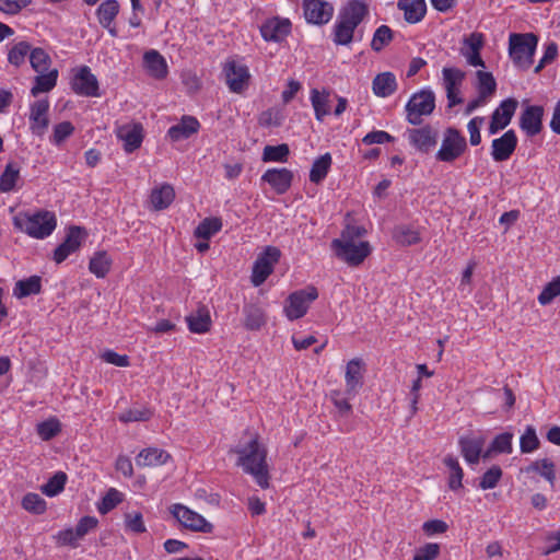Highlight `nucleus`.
Here are the masks:
<instances>
[{
	"label": "nucleus",
	"instance_id": "obj_5",
	"mask_svg": "<svg viewBox=\"0 0 560 560\" xmlns=\"http://www.w3.org/2000/svg\"><path fill=\"white\" fill-rule=\"evenodd\" d=\"M467 150L466 138L454 127H447L443 132V139L435 159L440 162L453 163Z\"/></svg>",
	"mask_w": 560,
	"mask_h": 560
},
{
	"label": "nucleus",
	"instance_id": "obj_36",
	"mask_svg": "<svg viewBox=\"0 0 560 560\" xmlns=\"http://www.w3.org/2000/svg\"><path fill=\"white\" fill-rule=\"evenodd\" d=\"M58 79V70L52 69L48 71L47 73H38L34 78V85L31 90V94L33 96H37L39 93L49 92L51 91L56 84Z\"/></svg>",
	"mask_w": 560,
	"mask_h": 560
},
{
	"label": "nucleus",
	"instance_id": "obj_35",
	"mask_svg": "<svg viewBox=\"0 0 560 560\" xmlns=\"http://www.w3.org/2000/svg\"><path fill=\"white\" fill-rule=\"evenodd\" d=\"M332 164L330 153L318 156L312 164L310 171V180L314 184H320L327 176Z\"/></svg>",
	"mask_w": 560,
	"mask_h": 560
},
{
	"label": "nucleus",
	"instance_id": "obj_19",
	"mask_svg": "<svg viewBox=\"0 0 560 560\" xmlns=\"http://www.w3.org/2000/svg\"><path fill=\"white\" fill-rule=\"evenodd\" d=\"M542 106H527L520 117V127L528 137H534L542 129Z\"/></svg>",
	"mask_w": 560,
	"mask_h": 560
},
{
	"label": "nucleus",
	"instance_id": "obj_38",
	"mask_svg": "<svg viewBox=\"0 0 560 560\" xmlns=\"http://www.w3.org/2000/svg\"><path fill=\"white\" fill-rule=\"evenodd\" d=\"M524 471L525 472H539L540 476H542L546 480L549 481L551 488L555 487V481H556L555 465L550 459L544 458L540 460H535V462L530 463L524 469Z\"/></svg>",
	"mask_w": 560,
	"mask_h": 560
},
{
	"label": "nucleus",
	"instance_id": "obj_52",
	"mask_svg": "<svg viewBox=\"0 0 560 560\" xmlns=\"http://www.w3.org/2000/svg\"><path fill=\"white\" fill-rule=\"evenodd\" d=\"M311 102L316 119L323 121L324 117L329 114L328 95H323L314 89L311 92Z\"/></svg>",
	"mask_w": 560,
	"mask_h": 560
},
{
	"label": "nucleus",
	"instance_id": "obj_53",
	"mask_svg": "<svg viewBox=\"0 0 560 560\" xmlns=\"http://www.w3.org/2000/svg\"><path fill=\"white\" fill-rule=\"evenodd\" d=\"M30 51L31 45L27 42H19L9 50L8 61L15 67H20L24 63Z\"/></svg>",
	"mask_w": 560,
	"mask_h": 560
},
{
	"label": "nucleus",
	"instance_id": "obj_7",
	"mask_svg": "<svg viewBox=\"0 0 560 560\" xmlns=\"http://www.w3.org/2000/svg\"><path fill=\"white\" fill-rule=\"evenodd\" d=\"M331 248L340 260L353 267L361 265L371 253L369 242L355 243L335 238Z\"/></svg>",
	"mask_w": 560,
	"mask_h": 560
},
{
	"label": "nucleus",
	"instance_id": "obj_21",
	"mask_svg": "<svg viewBox=\"0 0 560 560\" xmlns=\"http://www.w3.org/2000/svg\"><path fill=\"white\" fill-rule=\"evenodd\" d=\"M261 180L268 183L278 195H283L292 185L293 172L285 167L269 168L262 174Z\"/></svg>",
	"mask_w": 560,
	"mask_h": 560
},
{
	"label": "nucleus",
	"instance_id": "obj_26",
	"mask_svg": "<svg viewBox=\"0 0 560 560\" xmlns=\"http://www.w3.org/2000/svg\"><path fill=\"white\" fill-rule=\"evenodd\" d=\"M118 12L119 3L117 0H105L103 3H101L96 11L100 24L106 28L113 37L118 35L117 28L112 26V23L114 22Z\"/></svg>",
	"mask_w": 560,
	"mask_h": 560
},
{
	"label": "nucleus",
	"instance_id": "obj_41",
	"mask_svg": "<svg viewBox=\"0 0 560 560\" xmlns=\"http://www.w3.org/2000/svg\"><path fill=\"white\" fill-rule=\"evenodd\" d=\"M444 464L450 470V478H448V487L451 490H458L463 487L462 480L464 477V472L462 467L459 466L458 459L454 457L453 455H447L444 458Z\"/></svg>",
	"mask_w": 560,
	"mask_h": 560
},
{
	"label": "nucleus",
	"instance_id": "obj_25",
	"mask_svg": "<svg viewBox=\"0 0 560 560\" xmlns=\"http://www.w3.org/2000/svg\"><path fill=\"white\" fill-rule=\"evenodd\" d=\"M346 393L354 396L363 385V362L360 359H352L346 369Z\"/></svg>",
	"mask_w": 560,
	"mask_h": 560
},
{
	"label": "nucleus",
	"instance_id": "obj_45",
	"mask_svg": "<svg viewBox=\"0 0 560 560\" xmlns=\"http://www.w3.org/2000/svg\"><path fill=\"white\" fill-rule=\"evenodd\" d=\"M30 62L37 73L46 72L49 69L51 59L43 48H34L30 51Z\"/></svg>",
	"mask_w": 560,
	"mask_h": 560
},
{
	"label": "nucleus",
	"instance_id": "obj_30",
	"mask_svg": "<svg viewBox=\"0 0 560 560\" xmlns=\"http://www.w3.org/2000/svg\"><path fill=\"white\" fill-rule=\"evenodd\" d=\"M188 328L194 334H205L210 330L211 317L209 310L206 306H199L196 312H192L186 317Z\"/></svg>",
	"mask_w": 560,
	"mask_h": 560
},
{
	"label": "nucleus",
	"instance_id": "obj_31",
	"mask_svg": "<svg viewBox=\"0 0 560 560\" xmlns=\"http://www.w3.org/2000/svg\"><path fill=\"white\" fill-rule=\"evenodd\" d=\"M373 93L378 97H388L397 90V81L394 73L386 71L378 73L372 82Z\"/></svg>",
	"mask_w": 560,
	"mask_h": 560
},
{
	"label": "nucleus",
	"instance_id": "obj_3",
	"mask_svg": "<svg viewBox=\"0 0 560 560\" xmlns=\"http://www.w3.org/2000/svg\"><path fill=\"white\" fill-rule=\"evenodd\" d=\"M13 224L31 237L43 240L48 237L57 225L54 212L40 210L33 214L20 212L13 218Z\"/></svg>",
	"mask_w": 560,
	"mask_h": 560
},
{
	"label": "nucleus",
	"instance_id": "obj_4",
	"mask_svg": "<svg viewBox=\"0 0 560 560\" xmlns=\"http://www.w3.org/2000/svg\"><path fill=\"white\" fill-rule=\"evenodd\" d=\"M538 44V38L533 33L511 34L509 40V54L514 65L526 70L533 63V57Z\"/></svg>",
	"mask_w": 560,
	"mask_h": 560
},
{
	"label": "nucleus",
	"instance_id": "obj_22",
	"mask_svg": "<svg viewBox=\"0 0 560 560\" xmlns=\"http://www.w3.org/2000/svg\"><path fill=\"white\" fill-rule=\"evenodd\" d=\"M410 143L423 153L430 152L436 144V132L431 126L411 129L409 131Z\"/></svg>",
	"mask_w": 560,
	"mask_h": 560
},
{
	"label": "nucleus",
	"instance_id": "obj_2",
	"mask_svg": "<svg viewBox=\"0 0 560 560\" xmlns=\"http://www.w3.org/2000/svg\"><path fill=\"white\" fill-rule=\"evenodd\" d=\"M369 7L361 0H350L340 10L338 20L332 30V42L338 46L349 45L355 34L357 27L368 16Z\"/></svg>",
	"mask_w": 560,
	"mask_h": 560
},
{
	"label": "nucleus",
	"instance_id": "obj_64",
	"mask_svg": "<svg viewBox=\"0 0 560 560\" xmlns=\"http://www.w3.org/2000/svg\"><path fill=\"white\" fill-rule=\"evenodd\" d=\"M98 521L94 516H83L80 518L75 526V536H79L80 538H83L90 530H93L97 527Z\"/></svg>",
	"mask_w": 560,
	"mask_h": 560
},
{
	"label": "nucleus",
	"instance_id": "obj_49",
	"mask_svg": "<svg viewBox=\"0 0 560 560\" xmlns=\"http://www.w3.org/2000/svg\"><path fill=\"white\" fill-rule=\"evenodd\" d=\"M394 34L393 31L387 25H381L376 28L372 42L371 48L380 52L386 45H388L393 40Z\"/></svg>",
	"mask_w": 560,
	"mask_h": 560
},
{
	"label": "nucleus",
	"instance_id": "obj_40",
	"mask_svg": "<svg viewBox=\"0 0 560 560\" xmlns=\"http://www.w3.org/2000/svg\"><path fill=\"white\" fill-rule=\"evenodd\" d=\"M476 89L482 97H491L497 91V82L491 72L478 70L476 72Z\"/></svg>",
	"mask_w": 560,
	"mask_h": 560
},
{
	"label": "nucleus",
	"instance_id": "obj_18",
	"mask_svg": "<svg viewBox=\"0 0 560 560\" xmlns=\"http://www.w3.org/2000/svg\"><path fill=\"white\" fill-rule=\"evenodd\" d=\"M483 43V35L481 33L474 32L469 36L464 37L460 54L466 58L470 66L486 67L485 61L480 56Z\"/></svg>",
	"mask_w": 560,
	"mask_h": 560
},
{
	"label": "nucleus",
	"instance_id": "obj_60",
	"mask_svg": "<svg viewBox=\"0 0 560 560\" xmlns=\"http://www.w3.org/2000/svg\"><path fill=\"white\" fill-rule=\"evenodd\" d=\"M31 2L32 0H0V11L8 15H16Z\"/></svg>",
	"mask_w": 560,
	"mask_h": 560
},
{
	"label": "nucleus",
	"instance_id": "obj_50",
	"mask_svg": "<svg viewBox=\"0 0 560 560\" xmlns=\"http://www.w3.org/2000/svg\"><path fill=\"white\" fill-rule=\"evenodd\" d=\"M19 176V167H15L12 163L7 164L3 173L0 176V190L3 192L13 190Z\"/></svg>",
	"mask_w": 560,
	"mask_h": 560
},
{
	"label": "nucleus",
	"instance_id": "obj_48",
	"mask_svg": "<svg viewBox=\"0 0 560 560\" xmlns=\"http://www.w3.org/2000/svg\"><path fill=\"white\" fill-rule=\"evenodd\" d=\"M22 508L33 514H43L46 511V501L37 493H26L22 499Z\"/></svg>",
	"mask_w": 560,
	"mask_h": 560
},
{
	"label": "nucleus",
	"instance_id": "obj_47",
	"mask_svg": "<svg viewBox=\"0 0 560 560\" xmlns=\"http://www.w3.org/2000/svg\"><path fill=\"white\" fill-rule=\"evenodd\" d=\"M66 482L67 475L63 471H58L40 487V490L47 497H55L63 490Z\"/></svg>",
	"mask_w": 560,
	"mask_h": 560
},
{
	"label": "nucleus",
	"instance_id": "obj_12",
	"mask_svg": "<svg viewBox=\"0 0 560 560\" xmlns=\"http://www.w3.org/2000/svg\"><path fill=\"white\" fill-rule=\"evenodd\" d=\"M304 16L307 23L327 24L334 15V5L327 0H303Z\"/></svg>",
	"mask_w": 560,
	"mask_h": 560
},
{
	"label": "nucleus",
	"instance_id": "obj_11",
	"mask_svg": "<svg viewBox=\"0 0 560 560\" xmlns=\"http://www.w3.org/2000/svg\"><path fill=\"white\" fill-rule=\"evenodd\" d=\"M86 236L83 228L71 225L65 240L54 250V260L57 264L65 261L72 253L77 252Z\"/></svg>",
	"mask_w": 560,
	"mask_h": 560
},
{
	"label": "nucleus",
	"instance_id": "obj_57",
	"mask_svg": "<svg viewBox=\"0 0 560 560\" xmlns=\"http://www.w3.org/2000/svg\"><path fill=\"white\" fill-rule=\"evenodd\" d=\"M74 132V126L70 121H62L54 126V131L50 141L60 145Z\"/></svg>",
	"mask_w": 560,
	"mask_h": 560
},
{
	"label": "nucleus",
	"instance_id": "obj_1",
	"mask_svg": "<svg viewBox=\"0 0 560 560\" xmlns=\"http://www.w3.org/2000/svg\"><path fill=\"white\" fill-rule=\"evenodd\" d=\"M234 452L238 455L237 465L246 474L252 475L260 488L267 489L270 478L266 460L267 450L258 442V439H252L246 445L235 448Z\"/></svg>",
	"mask_w": 560,
	"mask_h": 560
},
{
	"label": "nucleus",
	"instance_id": "obj_61",
	"mask_svg": "<svg viewBox=\"0 0 560 560\" xmlns=\"http://www.w3.org/2000/svg\"><path fill=\"white\" fill-rule=\"evenodd\" d=\"M485 122V118L476 116L471 118L467 124V130L469 132V142L471 145H478L481 142L480 128Z\"/></svg>",
	"mask_w": 560,
	"mask_h": 560
},
{
	"label": "nucleus",
	"instance_id": "obj_10",
	"mask_svg": "<svg viewBox=\"0 0 560 560\" xmlns=\"http://www.w3.org/2000/svg\"><path fill=\"white\" fill-rule=\"evenodd\" d=\"M171 513L187 529L205 534L213 532V525L210 522L183 504H173L171 506Z\"/></svg>",
	"mask_w": 560,
	"mask_h": 560
},
{
	"label": "nucleus",
	"instance_id": "obj_43",
	"mask_svg": "<svg viewBox=\"0 0 560 560\" xmlns=\"http://www.w3.org/2000/svg\"><path fill=\"white\" fill-rule=\"evenodd\" d=\"M290 149L287 143L278 145H266L262 151L261 160L264 162H280L284 163L288 161Z\"/></svg>",
	"mask_w": 560,
	"mask_h": 560
},
{
	"label": "nucleus",
	"instance_id": "obj_27",
	"mask_svg": "<svg viewBox=\"0 0 560 560\" xmlns=\"http://www.w3.org/2000/svg\"><path fill=\"white\" fill-rule=\"evenodd\" d=\"M199 127L200 124L197 118L192 116H183L177 125L172 126L168 129L167 135L173 141H180L188 139L190 136L198 132Z\"/></svg>",
	"mask_w": 560,
	"mask_h": 560
},
{
	"label": "nucleus",
	"instance_id": "obj_59",
	"mask_svg": "<svg viewBox=\"0 0 560 560\" xmlns=\"http://www.w3.org/2000/svg\"><path fill=\"white\" fill-rule=\"evenodd\" d=\"M558 295H560V276L545 285L538 295V302L541 305H547Z\"/></svg>",
	"mask_w": 560,
	"mask_h": 560
},
{
	"label": "nucleus",
	"instance_id": "obj_42",
	"mask_svg": "<svg viewBox=\"0 0 560 560\" xmlns=\"http://www.w3.org/2000/svg\"><path fill=\"white\" fill-rule=\"evenodd\" d=\"M222 229L220 218H206L195 229L194 235L197 238L209 240Z\"/></svg>",
	"mask_w": 560,
	"mask_h": 560
},
{
	"label": "nucleus",
	"instance_id": "obj_56",
	"mask_svg": "<svg viewBox=\"0 0 560 560\" xmlns=\"http://www.w3.org/2000/svg\"><path fill=\"white\" fill-rule=\"evenodd\" d=\"M502 469L498 465H493L489 468L480 478L479 487L482 490L493 489L502 478Z\"/></svg>",
	"mask_w": 560,
	"mask_h": 560
},
{
	"label": "nucleus",
	"instance_id": "obj_54",
	"mask_svg": "<svg viewBox=\"0 0 560 560\" xmlns=\"http://www.w3.org/2000/svg\"><path fill=\"white\" fill-rule=\"evenodd\" d=\"M122 501V493L115 488H110L103 497L97 510L101 514H107Z\"/></svg>",
	"mask_w": 560,
	"mask_h": 560
},
{
	"label": "nucleus",
	"instance_id": "obj_32",
	"mask_svg": "<svg viewBox=\"0 0 560 560\" xmlns=\"http://www.w3.org/2000/svg\"><path fill=\"white\" fill-rule=\"evenodd\" d=\"M175 198V191L172 185L163 184L152 189L150 200L154 210L160 211L168 208Z\"/></svg>",
	"mask_w": 560,
	"mask_h": 560
},
{
	"label": "nucleus",
	"instance_id": "obj_63",
	"mask_svg": "<svg viewBox=\"0 0 560 560\" xmlns=\"http://www.w3.org/2000/svg\"><path fill=\"white\" fill-rule=\"evenodd\" d=\"M440 553V545L429 542L419 548L413 556V560H434Z\"/></svg>",
	"mask_w": 560,
	"mask_h": 560
},
{
	"label": "nucleus",
	"instance_id": "obj_37",
	"mask_svg": "<svg viewBox=\"0 0 560 560\" xmlns=\"http://www.w3.org/2000/svg\"><path fill=\"white\" fill-rule=\"evenodd\" d=\"M42 290V279L38 276H32L15 283L13 294L19 298H26L32 294H38Z\"/></svg>",
	"mask_w": 560,
	"mask_h": 560
},
{
	"label": "nucleus",
	"instance_id": "obj_24",
	"mask_svg": "<svg viewBox=\"0 0 560 560\" xmlns=\"http://www.w3.org/2000/svg\"><path fill=\"white\" fill-rule=\"evenodd\" d=\"M486 439L483 436L469 438L462 436L458 440L462 455L468 464L475 465L479 463Z\"/></svg>",
	"mask_w": 560,
	"mask_h": 560
},
{
	"label": "nucleus",
	"instance_id": "obj_34",
	"mask_svg": "<svg viewBox=\"0 0 560 560\" xmlns=\"http://www.w3.org/2000/svg\"><path fill=\"white\" fill-rule=\"evenodd\" d=\"M244 326L248 330H258L266 324L262 308L256 304H246L243 307Z\"/></svg>",
	"mask_w": 560,
	"mask_h": 560
},
{
	"label": "nucleus",
	"instance_id": "obj_9",
	"mask_svg": "<svg viewBox=\"0 0 560 560\" xmlns=\"http://www.w3.org/2000/svg\"><path fill=\"white\" fill-rule=\"evenodd\" d=\"M281 252L278 247L267 246L265 250L258 255L253 266L252 283L255 287L261 285L273 270L275 264L280 259Z\"/></svg>",
	"mask_w": 560,
	"mask_h": 560
},
{
	"label": "nucleus",
	"instance_id": "obj_14",
	"mask_svg": "<svg viewBox=\"0 0 560 560\" xmlns=\"http://www.w3.org/2000/svg\"><path fill=\"white\" fill-rule=\"evenodd\" d=\"M224 73L232 92L242 93L247 88L250 78L247 66L231 60L225 63Z\"/></svg>",
	"mask_w": 560,
	"mask_h": 560
},
{
	"label": "nucleus",
	"instance_id": "obj_17",
	"mask_svg": "<svg viewBox=\"0 0 560 560\" xmlns=\"http://www.w3.org/2000/svg\"><path fill=\"white\" fill-rule=\"evenodd\" d=\"M517 147V137L513 129L492 140L491 156L495 162H504L511 158Z\"/></svg>",
	"mask_w": 560,
	"mask_h": 560
},
{
	"label": "nucleus",
	"instance_id": "obj_62",
	"mask_svg": "<svg viewBox=\"0 0 560 560\" xmlns=\"http://www.w3.org/2000/svg\"><path fill=\"white\" fill-rule=\"evenodd\" d=\"M152 416V412L147 409H129L119 416L121 422H133V421H148Z\"/></svg>",
	"mask_w": 560,
	"mask_h": 560
},
{
	"label": "nucleus",
	"instance_id": "obj_16",
	"mask_svg": "<svg viewBox=\"0 0 560 560\" xmlns=\"http://www.w3.org/2000/svg\"><path fill=\"white\" fill-rule=\"evenodd\" d=\"M289 19L271 18L266 20L259 27L260 34L266 42H281L291 32Z\"/></svg>",
	"mask_w": 560,
	"mask_h": 560
},
{
	"label": "nucleus",
	"instance_id": "obj_58",
	"mask_svg": "<svg viewBox=\"0 0 560 560\" xmlns=\"http://www.w3.org/2000/svg\"><path fill=\"white\" fill-rule=\"evenodd\" d=\"M60 430V423L57 419H49L37 424V433L43 441L51 440Z\"/></svg>",
	"mask_w": 560,
	"mask_h": 560
},
{
	"label": "nucleus",
	"instance_id": "obj_23",
	"mask_svg": "<svg viewBox=\"0 0 560 560\" xmlns=\"http://www.w3.org/2000/svg\"><path fill=\"white\" fill-rule=\"evenodd\" d=\"M117 137L124 141L125 151L131 153L135 150L139 149L143 141L142 125L133 124L131 126H121L117 131Z\"/></svg>",
	"mask_w": 560,
	"mask_h": 560
},
{
	"label": "nucleus",
	"instance_id": "obj_55",
	"mask_svg": "<svg viewBox=\"0 0 560 560\" xmlns=\"http://www.w3.org/2000/svg\"><path fill=\"white\" fill-rule=\"evenodd\" d=\"M513 436L512 432L498 434L491 442V451L495 454H511Z\"/></svg>",
	"mask_w": 560,
	"mask_h": 560
},
{
	"label": "nucleus",
	"instance_id": "obj_8",
	"mask_svg": "<svg viewBox=\"0 0 560 560\" xmlns=\"http://www.w3.org/2000/svg\"><path fill=\"white\" fill-rule=\"evenodd\" d=\"M317 296L318 292L315 287L291 293L284 305V314L288 319L295 320L303 317L310 307V303L315 301Z\"/></svg>",
	"mask_w": 560,
	"mask_h": 560
},
{
	"label": "nucleus",
	"instance_id": "obj_44",
	"mask_svg": "<svg viewBox=\"0 0 560 560\" xmlns=\"http://www.w3.org/2000/svg\"><path fill=\"white\" fill-rule=\"evenodd\" d=\"M443 83L445 91H453L459 89L466 73L458 68H443L442 70Z\"/></svg>",
	"mask_w": 560,
	"mask_h": 560
},
{
	"label": "nucleus",
	"instance_id": "obj_15",
	"mask_svg": "<svg viewBox=\"0 0 560 560\" xmlns=\"http://www.w3.org/2000/svg\"><path fill=\"white\" fill-rule=\"evenodd\" d=\"M71 89L79 95L100 96L98 81L88 66L78 69L72 78Z\"/></svg>",
	"mask_w": 560,
	"mask_h": 560
},
{
	"label": "nucleus",
	"instance_id": "obj_20",
	"mask_svg": "<svg viewBox=\"0 0 560 560\" xmlns=\"http://www.w3.org/2000/svg\"><path fill=\"white\" fill-rule=\"evenodd\" d=\"M48 110L49 102L46 98L31 105L30 121L34 135L42 137L46 132L49 126Z\"/></svg>",
	"mask_w": 560,
	"mask_h": 560
},
{
	"label": "nucleus",
	"instance_id": "obj_28",
	"mask_svg": "<svg viewBox=\"0 0 560 560\" xmlns=\"http://www.w3.org/2000/svg\"><path fill=\"white\" fill-rule=\"evenodd\" d=\"M397 7L404 11L405 21L410 24L422 21L427 13L424 0H398Z\"/></svg>",
	"mask_w": 560,
	"mask_h": 560
},
{
	"label": "nucleus",
	"instance_id": "obj_33",
	"mask_svg": "<svg viewBox=\"0 0 560 560\" xmlns=\"http://www.w3.org/2000/svg\"><path fill=\"white\" fill-rule=\"evenodd\" d=\"M144 65L152 77L163 79L167 74V65L163 56L156 50H149L143 56Z\"/></svg>",
	"mask_w": 560,
	"mask_h": 560
},
{
	"label": "nucleus",
	"instance_id": "obj_6",
	"mask_svg": "<svg viewBox=\"0 0 560 560\" xmlns=\"http://www.w3.org/2000/svg\"><path fill=\"white\" fill-rule=\"evenodd\" d=\"M434 108V93L431 90H421L413 93L406 104V119L409 124L418 126L422 122L421 116L431 115Z\"/></svg>",
	"mask_w": 560,
	"mask_h": 560
},
{
	"label": "nucleus",
	"instance_id": "obj_46",
	"mask_svg": "<svg viewBox=\"0 0 560 560\" xmlns=\"http://www.w3.org/2000/svg\"><path fill=\"white\" fill-rule=\"evenodd\" d=\"M394 238L404 246H410L420 242L419 232L408 225L397 226L394 231Z\"/></svg>",
	"mask_w": 560,
	"mask_h": 560
},
{
	"label": "nucleus",
	"instance_id": "obj_13",
	"mask_svg": "<svg viewBox=\"0 0 560 560\" xmlns=\"http://www.w3.org/2000/svg\"><path fill=\"white\" fill-rule=\"evenodd\" d=\"M518 102L513 97L502 101L499 107L495 108L491 115V120L489 124V133L495 135L500 130L509 126L515 114Z\"/></svg>",
	"mask_w": 560,
	"mask_h": 560
},
{
	"label": "nucleus",
	"instance_id": "obj_39",
	"mask_svg": "<svg viewBox=\"0 0 560 560\" xmlns=\"http://www.w3.org/2000/svg\"><path fill=\"white\" fill-rule=\"evenodd\" d=\"M112 266V259L105 250H100L90 259L89 269L97 278H104Z\"/></svg>",
	"mask_w": 560,
	"mask_h": 560
},
{
	"label": "nucleus",
	"instance_id": "obj_29",
	"mask_svg": "<svg viewBox=\"0 0 560 560\" xmlns=\"http://www.w3.org/2000/svg\"><path fill=\"white\" fill-rule=\"evenodd\" d=\"M170 458L171 455L166 451L158 447H148L138 454L136 464L139 467H155L164 465Z\"/></svg>",
	"mask_w": 560,
	"mask_h": 560
},
{
	"label": "nucleus",
	"instance_id": "obj_51",
	"mask_svg": "<svg viewBox=\"0 0 560 560\" xmlns=\"http://www.w3.org/2000/svg\"><path fill=\"white\" fill-rule=\"evenodd\" d=\"M539 445L540 441L536 434L535 428L532 425H527L525 432L522 434L520 439L521 452L524 454L532 453L536 451L539 447Z\"/></svg>",
	"mask_w": 560,
	"mask_h": 560
}]
</instances>
